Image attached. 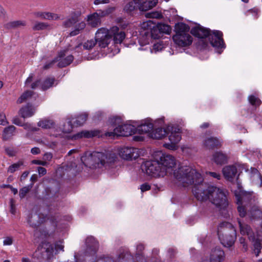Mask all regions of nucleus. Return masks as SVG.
<instances>
[{
    "label": "nucleus",
    "instance_id": "dca6fc26",
    "mask_svg": "<svg viewBox=\"0 0 262 262\" xmlns=\"http://www.w3.org/2000/svg\"><path fill=\"white\" fill-rule=\"evenodd\" d=\"M209 39L211 45L215 48L220 49L224 48L223 39V33L220 31H211L209 35Z\"/></svg>",
    "mask_w": 262,
    "mask_h": 262
},
{
    "label": "nucleus",
    "instance_id": "4d7b16f0",
    "mask_svg": "<svg viewBox=\"0 0 262 262\" xmlns=\"http://www.w3.org/2000/svg\"><path fill=\"white\" fill-rule=\"evenodd\" d=\"M41 83V82L40 79L36 80V81L32 82L30 84V87L32 89H35L38 87L40 88Z\"/></svg>",
    "mask_w": 262,
    "mask_h": 262
},
{
    "label": "nucleus",
    "instance_id": "2eb2a0df",
    "mask_svg": "<svg viewBox=\"0 0 262 262\" xmlns=\"http://www.w3.org/2000/svg\"><path fill=\"white\" fill-rule=\"evenodd\" d=\"M107 14V12L106 11L99 10L96 12L88 15L86 21L89 26L96 28L101 24V18Z\"/></svg>",
    "mask_w": 262,
    "mask_h": 262
},
{
    "label": "nucleus",
    "instance_id": "603ef678",
    "mask_svg": "<svg viewBox=\"0 0 262 262\" xmlns=\"http://www.w3.org/2000/svg\"><path fill=\"white\" fill-rule=\"evenodd\" d=\"M57 60H58V58H56L51 61L46 62L42 68L43 69L45 70L49 69L53 66V64L55 62H57Z\"/></svg>",
    "mask_w": 262,
    "mask_h": 262
},
{
    "label": "nucleus",
    "instance_id": "4c0bfd02",
    "mask_svg": "<svg viewBox=\"0 0 262 262\" xmlns=\"http://www.w3.org/2000/svg\"><path fill=\"white\" fill-rule=\"evenodd\" d=\"M153 128V124L152 123H145L141 124L138 127V130L141 133H147L150 132Z\"/></svg>",
    "mask_w": 262,
    "mask_h": 262
},
{
    "label": "nucleus",
    "instance_id": "864d4df0",
    "mask_svg": "<svg viewBox=\"0 0 262 262\" xmlns=\"http://www.w3.org/2000/svg\"><path fill=\"white\" fill-rule=\"evenodd\" d=\"M6 153L10 157L14 156L16 153V150L13 147H6L5 148Z\"/></svg>",
    "mask_w": 262,
    "mask_h": 262
},
{
    "label": "nucleus",
    "instance_id": "423d86ee",
    "mask_svg": "<svg viewBox=\"0 0 262 262\" xmlns=\"http://www.w3.org/2000/svg\"><path fill=\"white\" fill-rule=\"evenodd\" d=\"M84 11L81 10H74L71 12L69 16L62 22L63 27L69 29L74 27L69 33V36H75L80 34L85 28L86 24L84 21H80L77 24L82 14Z\"/></svg>",
    "mask_w": 262,
    "mask_h": 262
},
{
    "label": "nucleus",
    "instance_id": "20e7f679",
    "mask_svg": "<svg viewBox=\"0 0 262 262\" xmlns=\"http://www.w3.org/2000/svg\"><path fill=\"white\" fill-rule=\"evenodd\" d=\"M172 175L178 185L188 187L193 185L192 190L203 183L202 175L189 166H181L173 172Z\"/></svg>",
    "mask_w": 262,
    "mask_h": 262
},
{
    "label": "nucleus",
    "instance_id": "f8f14e48",
    "mask_svg": "<svg viewBox=\"0 0 262 262\" xmlns=\"http://www.w3.org/2000/svg\"><path fill=\"white\" fill-rule=\"evenodd\" d=\"M162 170L165 171V175H172L176 166V159L170 155H163L159 161Z\"/></svg>",
    "mask_w": 262,
    "mask_h": 262
},
{
    "label": "nucleus",
    "instance_id": "13d9d810",
    "mask_svg": "<svg viewBox=\"0 0 262 262\" xmlns=\"http://www.w3.org/2000/svg\"><path fill=\"white\" fill-rule=\"evenodd\" d=\"M150 185L147 183H145L140 186V189L143 192L150 190Z\"/></svg>",
    "mask_w": 262,
    "mask_h": 262
},
{
    "label": "nucleus",
    "instance_id": "774afa93",
    "mask_svg": "<svg viewBox=\"0 0 262 262\" xmlns=\"http://www.w3.org/2000/svg\"><path fill=\"white\" fill-rule=\"evenodd\" d=\"M239 240L241 244L243 246V248L244 251H246L247 250L248 247L245 242V239L243 237H241Z\"/></svg>",
    "mask_w": 262,
    "mask_h": 262
},
{
    "label": "nucleus",
    "instance_id": "6ab92c4d",
    "mask_svg": "<svg viewBox=\"0 0 262 262\" xmlns=\"http://www.w3.org/2000/svg\"><path fill=\"white\" fill-rule=\"evenodd\" d=\"M67 50L61 51L58 53V67L59 68H64L70 65L74 60V57L72 55H70L64 57Z\"/></svg>",
    "mask_w": 262,
    "mask_h": 262
},
{
    "label": "nucleus",
    "instance_id": "39448f33",
    "mask_svg": "<svg viewBox=\"0 0 262 262\" xmlns=\"http://www.w3.org/2000/svg\"><path fill=\"white\" fill-rule=\"evenodd\" d=\"M116 156L110 151L104 152L94 151L81 157V161L85 166L90 168H106L114 163Z\"/></svg>",
    "mask_w": 262,
    "mask_h": 262
},
{
    "label": "nucleus",
    "instance_id": "f03ea898",
    "mask_svg": "<svg viewBox=\"0 0 262 262\" xmlns=\"http://www.w3.org/2000/svg\"><path fill=\"white\" fill-rule=\"evenodd\" d=\"M195 197L201 201L209 200L216 207L224 209L228 205L225 192L222 189L213 186H209L203 183L199 187L193 190Z\"/></svg>",
    "mask_w": 262,
    "mask_h": 262
},
{
    "label": "nucleus",
    "instance_id": "79ce46f5",
    "mask_svg": "<svg viewBox=\"0 0 262 262\" xmlns=\"http://www.w3.org/2000/svg\"><path fill=\"white\" fill-rule=\"evenodd\" d=\"M96 43H97V41L96 38L88 40L83 43V47L84 49L90 50L96 45Z\"/></svg>",
    "mask_w": 262,
    "mask_h": 262
},
{
    "label": "nucleus",
    "instance_id": "58836bf2",
    "mask_svg": "<svg viewBox=\"0 0 262 262\" xmlns=\"http://www.w3.org/2000/svg\"><path fill=\"white\" fill-rule=\"evenodd\" d=\"M87 118L88 115L86 113L80 114L76 117V120L74 123L77 125H82L85 122Z\"/></svg>",
    "mask_w": 262,
    "mask_h": 262
},
{
    "label": "nucleus",
    "instance_id": "0eeeda50",
    "mask_svg": "<svg viewBox=\"0 0 262 262\" xmlns=\"http://www.w3.org/2000/svg\"><path fill=\"white\" fill-rule=\"evenodd\" d=\"M217 234L222 244L226 247H232L236 238L234 227L229 222L221 223L217 229Z\"/></svg>",
    "mask_w": 262,
    "mask_h": 262
},
{
    "label": "nucleus",
    "instance_id": "f704fd0d",
    "mask_svg": "<svg viewBox=\"0 0 262 262\" xmlns=\"http://www.w3.org/2000/svg\"><path fill=\"white\" fill-rule=\"evenodd\" d=\"M50 25L47 23L36 21L32 26L33 31L44 30L49 29Z\"/></svg>",
    "mask_w": 262,
    "mask_h": 262
},
{
    "label": "nucleus",
    "instance_id": "393cba45",
    "mask_svg": "<svg viewBox=\"0 0 262 262\" xmlns=\"http://www.w3.org/2000/svg\"><path fill=\"white\" fill-rule=\"evenodd\" d=\"M34 15L35 17L42 19L58 20L60 19V16L57 14L51 12H34Z\"/></svg>",
    "mask_w": 262,
    "mask_h": 262
},
{
    "label": "nucleus",
    "instance_id": "5701e85b",
    "mask_svg": "<svg viewBox=\"0 0 262 262\" xmlns=\"http://www.w3.org/2000/svg\"><path fill=\"white\" fill-rule=\"evenodd\" d=\"M203 145L206 148L212 149L220 147L222 142L217 138L211 137L205 139L203 141Z\"/></svg>",
    "mask_w": 262,
    "mask_h": 262
},
{
    "label": "nucleus",
    "instance_id": "3c124183",
    "mask_svg": "<svg viewBox=\"0 0 262 262\" xmlns=\"http://www.w3.org/2000/svg\"><path fill=\"white\" fill-rule=\"evenodd\" d=\"M144 245L143 244L139 243L137 244L136 246V255L137 256L141 255L142 254V252L144 250Z\"/></svg>",
    "mask_w": 262,
    "mask_h": 262
},
{
    "label": "nucleus",
    "instance_id": "b1692460",
    "mask_svg": "<svg viewBox=\"0 0 262 262\" xmlns=\"http://www.w3.org/2000/svg\"><path fill=\"white\" fill-rule=\"evenodd\" d=\"M170 131V135L169 136V140L170 142H173L178 144L181 139V135L180 129L173 126H168L167 132Z\"/></svg>",
    "mask_w": 262,
    "mask_h": 262
},
{
    "label": "nucleus",
    "instance_id": "5fc2aeb1",
    "mask_svg": "<svg viewBox=\"0 0 262 262\" xmlns=\"http://www.w3.org/2000/svg\"><path fill=\"white\" fill-rule=\"evenodd\" d=\"M13 239L11 236H7L4 237L3 245L4 246H10L13 244Z\"/></svg>",
    "mask_w": 262,
    "mask_h": 262
},
{
    "label": "nucleus",
    "instance_id": "37998d69",
    "mask_svg": "<svg viewBox=\"0 0 262 262\" xmlns=\"http://www.w3.org/2000/svg\"><path fill=\"white\" fill-rule=\"evenodd\" d=\"M33 184L25 186L19 190V195L20 199L24 198L26 195L29 192L33 187Z\"/></svg>",
    "mask_w": 262,
    "mask_h": 262
},
{
    "label": "nucleus",
    "instance_id": "7c9ffc66",
    "mask_svg": "<svg viewBox=\"0 0 262 262\" xmlns=\"http://www.w3.org/2000/svg\"><path fill=\"white\" fill-rule=\"evenodd\" d=\"M167 134V128H158L150 133V136L153 139H160L164 137Z\"/></svg>",
    "mask_w": 262,
    "mask_h": 262
},
{
    "label": "nucleus",
    "instance_id": "de8ad7c7",
    "mask_svg": "<svg viewBox=\"0 0 262 262\" xmlns=\"http://www.w3.org/2000/svg\"><path fill=\"white\" fill-rule=\"evenodd\" d=\"M86 244L88 246H94L95 248L98 246V243L95 241V239L92 237H88L85 241Z\"/></svg>",
    "mask_w": 262,
    "mask_h": 262
},
{
    "label": "nucleus",
    "instance_id": "8fccbe9b",
    "mask_svg": "<svg viewBox=\"0 0 262 262\" xmlns=\"http://www.w3.org/2000/svg\"><path fill=\"white\" fill-rule=\"evenodd\" d=\"M178 144L174 143L173 142H170V143H165L164 144V146L168 149L172 150H176L178 149Z\"/></svg>",
    "mask_w": 262,
    "mask_h": 262
},
{
    "label": "nucleus",
    "instance_id": "ddd939ff",
    "mask_svg": "<svg viewBox=\"0 0 262 262\" xmlns=\"http://www.w3.org/2000/svg\"><path fill=\"white\" fill-rule=\"evenodd\" d=\"M95 38L99 47L105 48L108 46L112 38L110 30L104 28L99 29L95 34Z\"/></svg>",
    "mask_w": 262,
    "mask_h": 262
},
{
    "label": "nucleus",
    "instance_id": "0e129e2a",
    "mask_svg": "<svg viewBox=\"0 0 262 262\" xmlns=\"http://www.w3.org/2000/svg\"><path fill=\"white\" fill-rule=\"evenodd\" d=\"M12 123L15 124V125H18V126H23V123L21 122V121L20 120V119L16 117H14L13 119H12Z\"/></svg>",
    "mask_w": 262,
    "mask_h": 262
},
{
    "label": "nucleus",
    "instance_id": "72a5a7b5",
    "mask_svg": "<svg viewBox=\"0 0 262 262\" xmlns=\"http://www.w3.org/2000/svg\"><path fill=\"white\" fill-rule=\"evenodd\" d=\"M34 94V92L30 90H27L24 92L18 98L17 100V103L21 104L24 102H25L26 101L30 99Z\"/></svg>",
    "mask_w": 262,
    "mask_h": 262
},
{
    "label": "nucleus",
    "instance_id": "338daca9",
    "mask_svg": "<svg viewBox=\"0 0 262 262\" xmlns=\"http://www.w3.org/2000/svg\"><path fill=\"white\" fill-rule=\"evenodd\" d=\"M47 220H49L50 222L53 224V226H56L57 218L55 216H49L47 218Z\"/></svg>",
    "mask_w": 262,
    "mask_h": 262
},
{
    "label": "nucleus",
    "instance_id": "412c9836",
    "mask_svg": "<svg viewBox=\"0 0 262 262\" xmlns=\"http://www.w3.org/2000/svg\"><path fill=\"white\" fill-rule=\"evenodd\" d=\"M225 257L224 252L220 247H215L211 250L210 262H222Z\"/></svg>",
    "mask_w": 262,
    "mask_h": 262
},
{
    "label": "nucleus",
    "instance_id": "7ed1b4c3",
    "mask_svg": "<svg viewBox=\"0 0 262 262\" xmlns=\"http://www.w3.org/2000/svg\"><path fill=\"white\" fill-rule=\"evenodd\" d=\"M234 194L237 205V211L241 217H245L248 207L252 206H253L248 211L251 216L256 218L260 215L261 211L255 205L257 198L253 192H247L238 188L235 191Z\"/></svg>",
    "mask_w": 262,
    "mask_h": 262
},
{
    "label": "nucleus",
    "instance_id": "6e6d98bb",
    "mask_svg": "<svg viewBox=\"0 0 262 262\" xmlns=\"http://www.w3.org/2000/svg\"><path fill=\"white\" fill-rule=\"evenodd\" d=\"M152 23L150 20H148L145 22H143L141 25V28L145 30L151 29V25Z\"/></svg>",
    "mask_w": 262,
    "mask_h": 262
},
{
    "label": "nucleus",
    "instance_id": "aec40b11",
    "mask_svg": "<svg viewBox=\"0 0 262 262\" xmlns=\"http://www.w3.org/2000/svg\"><path fill=\"white\" fill-rule=\"evenodd\" d=\"M110 33H112V37H113L115 43H121L125 37V33L117 26L110 29Z\"/></svg>",
    "mask_w": 262,
    "mask_h": 262
},
{
    "label": "nucleus",
    "instance_id": "9b49d317",
    "mask_svg": "<svg viewBox=\"0 0 262 262\" xmlns=\"http://www.w3.org/2000/svg\"><path fill=\"white\" fill-rule=\"evenodd\" d=\"M142 171L148 176L154 177H164L165 171L161 169V165L159 161H147L141 166Z\"/></svg>",
    "mask_w": 262,
    "mask_h": 262
},
{
    "label": "nucleus",
    "instance_id": "9d476101",
    "mask_svg": "<svg viewBox=\"0 0 262 262\" xmlns=\"http://www.w3.org/2000/svg\"><path fill=\"white\" fill-rule=\"evenodd\" d=\"M110 122L114 125H118L113 132L105 133V135L108 137L116 136H128L133 133V127L128 124H120L121 123V118L119 117H113L110 118Z\"/></svg>",
    "mask_w": 262,
    "mask_h": 262
},
{
    "label": "nucleus",
    "instance_id": "c85d7f7f",
    "mask_svg": "<svg viewBox=\"0 0 262 262\" xmlns=\"http://www.w3.org/2000/svg\"><path fill=\"white\" fill-rule=\"evenodd\" d=\"M99 132L97 130H82L74 135L73 138L75 140L84 138H91L97 136L99 135Z\"/></svg>",
    "mask_w": 262,
    "mask_h": 262
},
{
    "label": "nucleus",
    "instance_id": "a211bd4d",
    "mask_svg": "<svg viewBox=\"0 0 262 262\" xmlns=\"http://www.w3.org/2000/svg\"><path fill=\"white\" fill-rule=\"evenodd\" d=\"M47 217L42 214L36 212H32L29 216L28 222L33 228H36L46 221Z\"/></svg>",
    "mask_w": 262,
    "mask_h": 262
},
{
    "label": "nucleus",
    "instance_id": "a18cd8bd",
    "mask_svg": "<svg viewBox=\"0 0 262 262\" xmlns=\"http://www.w3.org/2000/svg\"><path fill=\"white\" fill-rule=\"evenodd\" d=\"M73 125L71 121H68L63 125L62 130L65 133H69L72 131Z\"/></svg>",
    "mask_w": 262,
    "mask_h": 262
},
{
    "label": "nucleus",
    "instance_id": "ea45409f",
    "mask_svg": "<svg viewBox=\"0 0 262 262\" xmlns=\"http://www.w3.org/2000/svg\"><path fill=\"white\" fill-rule=\"evenodd\" d=\"M26 25V21L24 20H16L10 22L8 24V27L10 28H17L24 27Z\"/></svg>",
    "mask_w": 262,
    "mask_h": 262
},
{
    "label": "nucleus",
    "instance_id": "6e6552de",
    "mask_svg": "<svg viewBox=\"0 0 262 262\" xmlns=\"http://www.w3.org/2000/svg\"><path fill=\"white\" fill-rule=\"evenodd\" d=\"M189 27L183 23H178L175 26L176 34L172 38L174 43L179 47L189 46L192 42V37L189 34Z\"/></svg>",
    "mask_w": 262,
    "mask_h": 262
},
{
    "label": "nucleus",
    "instance_id": "1a4fd4ad",
    "mask_svg": "<svg viewBox=\"0 0 262 262\" xmlns=\"http://www.w3.org/2000/svg\"><path fill=\"white\" fill-rule=\"evenodd\" d=\"M237 222L241 233L243 235H247L249 239L253 243L254 253L257 257L262 248L260 243L262 238V231L257 232L256 233H255L252 231L249 225L243 223L239 219L237 220Z\"/></svg>",
    "mask_w": 262,
    "mask_h": 262
},
{
    "label": "nucleus",
    "instance_id": "680f3d73",
    "mask_svg": "<svg viewBox=\"0 0 262 262\" xmlns=\"http://www.w3.org/2000/svg\"><path fill=\"white\" fill-rule=\"evenodd\" d=\"M32 163L34 164L40 165L42 166H46L47 165V162L45 161L34 160L32 161Z\"/></svg>",
    "mask_w": 262,
    "mask_h": 262
},
{
    "label": "nucleus",
    "instance_id": "bb28decb",
    "mask_svg": "<svg viewBox=\"0 0 262 262\" xmlns=\"http://www.w3.org/2000/svg\"><path fill=\"white\" fill-rule=\"evenodd\" d=\"M213 161L217 165H223L227 162L228 156L222 151H216L212 156Z\"/></svg>",
    "mask_w": 262,
    "mask_h": 262
},
{
    "label": "nucleus",
    "instance_id": "bf43d9fd",
    "mask_svg": "<svg viewBox=\"0 0 262 262\" xmlns=\"http://www.w3.org/2000/svg\"><path fill=\"white\" fill-rule=\"evenodd\" d=\"M34 74L33 73H31L29 75V77L26 80L25 82L26 86H29V84H30L31 83V82L32 81V80L34 78Z\"/></svg>",
    "mask_w": 262,
    "mask_h": 262
},
{
    "label": "nucleus",
    "instance_id": "c03bdc74",
    "mask_svg": "<svg viewBox=\"0 0 262 262\" xmlns=\"http://www.w3.org/2000/svg\"><path fill=\"white\" fill-rule=\"evenodd\" d=\"M248 100L250 104L255 106H258L260 105L261 101L260 100L254 95H250L248 97Z\"/></svg>",
    "mask_w": 262,
    "mask_h": 262
},
{
    "label": "nucleus",
    "instance_id": "a19ab883",
    "mask_svg": "<svg viewBox=\"0 0 262 262\" xmlns=\"http://www.w3.org/2000/svg\"><path fill=\"white\" fill-rule=\"evenodd\" d=\"M23 165V162L21 161H19L16 163H14L8 167L7 172L9 173H12L16 171V170H18L19 169L20 167Z\"/></svg>",
    "mask_w": 262,
    "mask_h": 262
},
{
    "label": "nucleus",
    "instance_id": "f3484780",
    "mask_svg": "<svg viewBox=\"0 0 262 262\" xmlns=\"http://www.w3.org/2000/svg\"><path fill=\"white\" fill-rule=\"evenodd\" d=\"M210 32V30L200 26L194 27L191 30L192 34L201 39L200 42L203 44V47H205L207 45V43L204 41V39L207 37H209Z\"/></svg>",
    "mask_w": 262,
    "mask_h": 262
},
{
    "label": "nucleus",
    "instance_id": "e2e57ef3",
    "mask_svg": "<svg viewBox=\"0 0 262 262\" xmlns=\"http://www.w3.org/2000/svg\"><path fill=\"white\" fill-rule=\"evenodd\" d=\"M53 158V155L51 152H47L45 154L43 157V160L46 161H50L51 160V159Z\"/></svg>",
    "mask_w": 262,
    "mask_h": 262
},
{
    "label": "nucleus",
    "instance_id": "69168bd1",
    "mask_svg": "<svg viewBox=\"0 0 262 262\" xmlns=\"http://www.w3.org/2000/svg\"><path fill=\"white\" fill-rule=\"evenodd\" d=\"M8 122L6 120V117L3 114L0 115V124L3 125H5L8 124Z\"/></svg>",
    "mask_w": 262,
    "mask_h": 262
},
{
    "label": "nucleus",
    "instance_id": "473e14b6",
    "mask_svg": "<svg viewBox=\"0 0 262 262\" xmlns=\"http://www.w3.org/2000/svg\"><path fill=\"white\" fill-rule=\"evenodd\" d=\"M55 82V78L52 77H46L41 82L40 89L43 91L47 90L52 87Z\"/></svg>",
    "mask_w": 262,
    "mask_h": 262
},
{
    "label": "nucleus",
    "instance_id": "09e8293b",
    "mask_svg": "<svg viewBox=\"0 0 262 262\" xmlns=\"http://www.w3.org/2000/svg\"><path fill=\"white\" fill-rule=\"evenodd\" d=\"M145 16L146 17L154 18H160L162 17L161 13L157 11L147 13Z\"/></svg>",
    "mask_w": 262,
    "mask_h": 262
},
{
    "label": "nucleus",
    "instance_id": "4468645a",
    "mask_svg": "<svg viewBox=\"0 0 262 262\" xmlns=\"http://www.w3.org/2000/svg\"><path fill=\"white\" fill-rule=\"evenodd\" d=\"M120 157L125 160L136 159L140 156V151L135 147H124L119 150Z\"/></svg>",
    "mask_w": 262,
    "mask_h": 262
},
{
    "label": "nucleus",
    "instance_id": "052dcab7",
    "mask_svg": "<svg viewBox=\"0 0 262 262\" xmlns=\"http://www.w3.org/2000/svg\"><path fill=\"white\" fill-rule=\"evenodd\" d=\"M10 212L11 213L14 214L15 213V202L13 199H11L10 201Z\"/></svg>",
    "mask_w": 262,
    "mask_h": 262
},
{
    "label": "nucleus",
    "instance_id": "a878e982",
    "mask_svg": "<svg viewBox=\"0 0 262 262\" xmlns=\"http://www.w3.org/2000/svg\"><path fill=\"white\" fill-rule=\"evenodd\" d=\"M157 3L158 0H149L146 1L140 0V3H138V7L140 11H146L155 7Z\"/></svg>",
    "mask_w": 262,
    "mask_h": 262
},
{
    "label": "nucleus",
    "instance_id": "2f4dec72",
    "mask_svg": "<svg viewBox=\"0 0 262 262\" xmlns=\"http://www.w3.org/2000/svg\"><path fill=\"white\" fill-rule=\"evenodd\" d=\"M16 127L13 125H10L5 128L3 132V139L4 140H8L10 139L15 133Z\"/></svg>",
    "mask_w": 262,
    "mask_h": 262
},
{
    "label": "nucleus",
    "instance_id": "49530a36",
    "mask_svg": "<svg viewBox=\"0 0 262 262\" xmlns=\"http://www.w3.org/2000/svg\"><path fill=\"white\" fill-rule=\"evenodd\" d=\"M43 252H46L47 253V255L48 256H49V253H51V251L49 249V248H43V247H41V248H38V250L35 251V252L34 253L33 255H34V257H39V254L40 253H43Z\"/></svg>",
    "mask_w": 262,
    "mask_h": 262
},
{
    "label": "nucleus",
    "instance_id": "4be33fe9",
    "mask_svg": "<svg viewBox=\"0 0 262 262\" xmlns=\"http://www.w3.org/2000/svg\"><path fill=\"white\" fill-rule=\"evenodd\" d=\"M222 172L226 179L232 181L237 173V168L234 165H228L223 168Z\"/></svg>",
    "mask_w": 262,
    "mask_h": 262
},
{
    "label": "nucleus",
    "instance_id": "f257e3e1",
    "mask_svg": "<svg viewBox=\"0 0 262 262\" xmlns=\"http://www.w3.org/2000/svg\"><path fill=\"white\" fill-rule=\"evenodd\" d=\"M195 197L201 201L209 200L216 207L224 209L228 205L225 192L222 189L213 186H209L203 183L199 187L193 190Z\"/></svg>",
    "mask_w": 262,
    "mask_h": 262
},
{
    "label": "nucleus",
    "instance_id": "c756f323",
    "mask_svg": "<svg viewBox=\"0 0 262 262\" xmlns=\"http://www.w3.org/2000/svg\"><path fill=\"white\" fill-rule=\"evenodd\" d=\"M159 31L160 33L169 34L171 31L170 26L164 24H159L157 25V28L152 30L151 32V35L152 37L156 38L160 37V35L154 36V32Z\"/></svg>",
    "mask_w": 262,
    "mask_h": 262
},
{
    "label": "nucleus",
    "instance_id": "cd10ccee",
    "mask_svg": "<svg viewBox=\"0 0 262 262\" xmlns=\"http://www.w3.org/2000/svg\"><path fill=\"white\" fill-rule=\"evenodd\" d=\"M35 111L31 105L28 104L20 109L19 113L21 117L26 118L32 116L35 113Z\"/></svg>",
    "mask_w": 262,
    "mask_h": 262
},
{
    "label": "nucleus",
    "instance_id": "e433bc0d",
    "mask_svg": "<svg viewBox=\"0 0 262 262\" xmlns=\"http://www.w3.org/2000/svg\"><path fill=\"white\" fill-rule=\"evenodd\" d=\"M54 122L52 120L44 119L38 122V126L43 128H51L54 126Z\"/></svg>",
    "mask_w": 262,
    "mask_h": 262
},
{
    "label": "nucleus",
    "instance_id": "c9c22d12",
    "mask_svg": "<svg viewBox=\"0 0 262 262\" xmlns=\"http://www.w3.org/2000/svg\"><path fill=\"white\" fill-rule=\"evenodd\" d=\"M139 3H140V0H133L126 5L124 7V10L127 12H132L138 8V5Z\"/></svg>",
    "mask_w": 262,
    "mask_h": 262
}]
</instances>
